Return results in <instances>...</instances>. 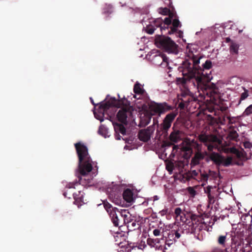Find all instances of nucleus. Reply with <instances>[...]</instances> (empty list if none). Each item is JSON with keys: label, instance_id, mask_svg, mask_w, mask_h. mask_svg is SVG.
Wrapping results in <instances>:
<instances>
[{"label": "nucleus", "instance_id": "61", "mask_svg": "<svg viewBox=\"0 0 252 252\" xmlns=\"http://www.w3.org/2000/svg\"><path fill=\"white\" fill-rule=\"evenodd\" d=\"M117 134L116 135V139L117 140H120L121 136L119 134V133H117Z\"/></svg>", "mask_w": 252, "mask_h": 252}, {"label": "nucleus", "instance_id": "5", "mask_svg": "<svg viewBox=\"0 0 252 252\" xmlns=\"http://www.w3.org/2000/svg\"><path fill=\"white\" fill-rule=\"evenodd\" d=\"M107 192L109 198L117 205H120L122 202V193L123 188L118 185H114L107 188Z\"/></svg>", "mask_w": 252, "mask_h": 252}, {"label": "nucleus", "instance_id": "30", "mask_svg": "<svg viewBox=\"0 0 252 252\" xmlns=\"http://www.w3.org/2000/svg\"><path fill=\"white\" fill-rule=\"evenodd\" d=\"M180 230H172L169 233V236H172V237H174V238L179 239L181 237V234L179 232Z\"/></svg>", "mask_w": 252, "mask_h": 252}, {"label": "nucleus", "instance_id": "4", "mask_svg": "<svg viewBox=\"0 0 252 252\" xmlns=\"http://www.w3.org/2000/svg\"><path fill=\"white\" fill-rule=\"evenodd\" d=\"M156 46L169 53H178V45L171 38L164 35H156L155 38Z\"/></svg>", "mask_w": 252, "mask_h": 252}, {"label": "nucleus", "instance_id": "53", "mask_svg": "<svg viewBox=\"0 0 252 252\" xmlns=\"http://www.w3.org/2000/svg\"><path fill=\"white\" fill-rule=\"evenodd\" d=\"M227 117H226L225 115H224V116L222 117V118L221 119V121H220V123L222 125H224L225 124V121H226V118Z\"/></svg>", "mask_w": 252, "mask_h": 252}, {"label": "nucleus", "instance_id": "12", "mask_svg": "<svg viewBox=\"0 0 252 252\" xmlns=\"http://www.w3.org/2000/svg\"><path fill=\"white\" fill-rule=\"evenodd\" d=\"M248 231L244 226L236 228L233 232V234L232 235V237L235 239L239 240H243L246 239L247 236Z\"/></svg>", "mask_w": 252, "mask_h": 252}, {"label": "nucleus", "instance_id": "33", "mask_svg": "<svg viewBox=\"0 0 252 252\" xmlns=\"http://www.w3.org/2000/svg\"><path fill=\"white\" fill-rule=\"evenodd\" d=\"M170 10L168 8H160L159 9V13L164 15H167L169 13Z\"/></svg>", "mask_w": 252, "mask_h": 252}, {"label": "nucleus", "instance_id": "59", "mask_svg": "<svg viewBox=\"0 0 252 252\" xmlns=\"http://www.w3.org/2000/svg\"><path fill=\"white\" fill-rule=\"evenodd\" d=\"M102 130L103 129L102 128V126H100L98 129V133L101 135H103L102 133Z\"/></svg>", "mask_w": 252, "mask_h": 252}, {"label": "nucleus", "instance_id": "62", "mask_svg": "<svg viewBox=\"0 0 252 252\" xmlns=\"http://www.w3.org/2000/svg\"><path fill=\"white\" fill-rule=\"evenodd\" d=\"M174 237H174H172L171 235L170 236V237L168 236V238L169 240L172 239L173 241L174 240V241H175V238H174Z\"/></svg>", "mask_w": 252, "mask_h": 252}, {"label": "nucleus", "instance_id": "41", "mask_svg": "<svg viewBox=\"0 0 252 252\" xmlns=\"http://www.w3.org/2000/svg\"><path fill=\"white\" fill-rule=\"evenodd\" d=\"M112 12V6L111 5H108L106 9H104V13H111Z\"/></svg>", "mask_w": 252, "mask_h": 252}, {"label": "nucleus", "instance_id": "13", "mask_svg": "<svg viewBox=\"0 0 252 252\" xmlns=\"http://www.w3.org/2000/svg\"><path fill=\"white\" fill-rule=\"evenodd\" d=\"M198 138L199 141L203 143L205 146L210 143L216 142L217 139V137L214 135L205 134L199 135Z\"/></svg>", "mask_w": 252, "mask_h": 252}, {"label": "nucleus", "instance_id": "44", "mask_svg": "<svg viewBox=\"0 0 252 252\" xmlns=\"http://www.w3.org/2000/svg\"><path fill=\"white\" fill-rule=\"evenodd\" d=\"M208 174L209 175V177H212L213 179L217 177V173L215 171L209 170Z\"/></svg>", "mask_w": 252, "mask_h": 252}, {"label": "nucleus", "instance_id": "55", "mask_svg": "<svg viewBox=\"0 0 252 252\" xmlns=\"http://www.w3.org/2000/svg\"><path fill=\"white\" fill-rule=\"evenodd\" d=\"M146 122L144 123V125H147L149 124L150 121H151V117H150V116H148V117H147L146 118Z\"/></svg>", "mask_w": 252, "mask_h": 252}, {"label": "nucleus", "instance_id": "2", "mask_svg": "<svg viewBox=\"0 0 252 252\" xmlns=\"http://www.w3.org/2000/svg\"><path fill=\"white\" fill-rule=\"evenodd\" d=\"M120 104L123 106L118 112L117 117L119 122L122 124L126 125L127 124V119L130 117L132 115V108L129 105V102L124 98L117 102L115 98H111L108 101L101 103L98 107V112L100 115L103 116L104 113L112 106L120 107Z\"/></svg>", "mask_w": 252, "mask_h": 252}, {"label": "nucleus", "instance_id": "3", "mask_svg": "<svg viewBox=\"0 0 252 252\" xmlns=\"http://www.w3.org/2000/svg\"><path fill=\"white\" fill-rule=\"evenodd\" d=\"M74 146L78 158V171L81 175L85 176L92 170L93 166L96 163L92 161L88 149L84 144L78 142Z\"/></svg>", "mask_w": 252, "mask_h": 252}, {"label": "nucleus", "instance_id": "28", "mask_svg": "<svg viewBox=\"0 0 252 252\" xmlns=\"http://www.w3.org/2000/svg\"><path fill=\"white\" fill-rule=\"evenodd\" d=\"M238 45L236 43H232L230 47V53L232 54H237L238 53Z\"/></svg>", "mask_w": 252, "mask_h": 252}, {"label": "nucleus", "instance_id": "23", "mask_svg": "<svg viewBox=\"0 0 252 252\" xmlns=\"http://www.w3.org/2000/svg\"><path fill=\"white\" fill-rule=\"evenodd\" d=\"M234 153L236 155L237 157L239 158H242L243 159H247L246 157L247 154L243 149L242 151H239L235 149Z\"/></svg>", "mask_w": 252, "mask_h": 252}, {"label": "nucleus", "instance_id": "57", "mask_svg": "<svg viewBox=\"0 0 252 252\" xmlns=\"http://www.w3.org/2000/svg\"><path fill=\"white\" fill-rule=\"evenodd\" d=\"M173 243V240L172 239L170 240H166V244L168 245H170Z\"/></svg>", "mask_w": 252, "mask_h": 252}, {"label": "nucleus", "instance_id": "16", "mask_svg": "<svg viewBox=\"0 0 252 252\" xmlns=\"http://www.w3.org/2000/svg\"><path fill=\"white\" fill-rule=\"evenodd\" d=\"M172 26L170 27V30L168 31L167 33L169 34H173L177 32V28H180L182 26V24L180 21L177 18H174L172 21Z\"/></svg>", "mask_w": 252, "mask_h": 252}, {"label": "nucleus", "instance_id": "45", "mask_svg": "<svg viewBox=\"0 0 252 252\" xmlns=\"http://www.w3.org/2000/svg\"><path fill=\"white\" fill-rule=\"evenodd\" d=\"M79 184L78 183H69L66 186V188L68 189H75V186H78Z\"/></svg>", "mask_w": 252, "mask_h": 252}, {"label": "nucleus", "instance_id": "22", "mask_svg": "<svg viewBox=\"0 0 252 252\" xmlns=\"http://www.w3.org/2000/svg\"><path fill=\"white\" fill-rule=\"evenodd\" d=\"M133 92L136 94L142 95L145 93V91L143 89L141 85L137 82L134 85Z\"/></svg>", "mask_w": 252, "mask_h": 252}, {"label": "nucleus", "instance_id": "37", "mask_svg": "<svg viewBox=\"0 0 252 252\" xmlns=\"http://www.w3.org/2000/svg\"><path fill=\"white\" fill-rule=\"evenodd\" d=\"M226 236L221 235L218 238V243L220 245H223L225 242Z\"/></svg>", "mask_w": 252, "mask_h": 252}, {"label": "nucleus", "instance_id": "11", "mask_svg": "<svg viewBox=\"0 0 252 252\" xmlns=\"http://www.w3.org/2000/svg\"><path fill=\"white\" fill-rule=\"evenodd\" d=\"M154 130V128L151 126L148 127L146 129L140 130L138 134V138L140 141L143 142L148 141L150 139Z\"/></svg>", "mask_w": 252, "mask_h": 252}, {"label": "nucleus", "instance_id": "38", "mask_svg": "<svg viewBox=\"0 0 252 252\" xmlns=\"http://www.w3.org/2000/svg\"><path fill=\"white\" fill-rule=\"evenodd\" d=\"M168 17L170 18V19H171L172 20H173V19H174V18H178L176 13H174V12H171L170 11L169 13L168 14Z\"/></svg>", "mask_w": 252, "mask_h": 252}, {"label": "nucleus", "instance_id": "31", "mask_svg": "<svg viewBox=\"0 0 252 252\" xmlns=\"http://www.w3.org/2000/svg\"><path fill=\"white\" fill-rule=\"evenodd\" d=\"M170 147H172L173 151L176 148V146L175 145H174L171 142H169V141H164L162 145V148Z\"/></svg>", "mask_w": 252, "mask_h": 252}, {"label": "nucleus", "instance_id": "1", "mask_svg": "<svg viewBox=\"0 0 252 252\" xmlns=\"http://www.w3.org/2000/svg\"><path fill=\"white\" fill-rule=\"evenodd\" d=\"M201 56L190 53L188 59H186L179 67V70L182 72V77L176 78L177 85H181L185 88L192 87L198 92L202 91L204 94L214 97L217 94L216 87L214 84H210L212 79L211 71L212 62L207 60L202 64L198 65Z\"/></svg>", "mask_w": 252, "mask_h": 252}, {"label": "nucleus", "instance_id": "50", "mask_svg": "<svg viewBox=\"0 0 252 252\" xmlns=\"http://www.w3.org/2000/svg\"><path fill=\"white\" fill-rule=\"evenodd\" d=\"M153 234L155 236H158L160 234V230L158 229H155L153 231Z\"/></svg>", "mask_w": 252, "mask_h": 252}, {"label": "nucleus", "instance_id": "35", "mask_svg": "<svg viewBox=\"0 0 252 252\" xmlns=\"http://www.w3.org/2000/svg\"><path fill=\"white\" fill-rule=\"evenodd\" d=\"M252 114V104L249 106L245 110L244 115L249 116Z\"/></svg>", "mask_w": 252, "mask_h": 252}, {"label": "nucleus", "instance_id": "43", "mask_svg": "<svg viewBox=\"0 0 252 252\" xmlns=\"http://www.w3.org/2000/svg\"><path fill=\"white\" fill-rule=\"evenodd\" d=\"M243 146L246 149H250L252 147V144L249 141H246L244 143Z\"/></svg>", "mask_w": 252, "mask_h": 252}, {"label": "nucleus", "instance_id": "49", "mask_svg": "<svg viewBox=\"0 0 252 252\" xmlns=\"http://www.w3.org/2000/svg\"><path fill=\"white\" fill-rule=\"evenodd\" d=\"M156 240H154L152 239H147V243L150 246H154L155 244V242Z\"/></svg>", "mask_w": 252, "mask_h": 252}, {"label": "nucleus", "instance_id": "19", "mask_svg": "<svg viewBox=\"0 0 252 252\" xmlns=\"http://www.w3.org/2000/svg\"><path fill=\"white\" fill-rule=\"evenodd\" d=\"M198 175V172L196 170H192L186 172L183 175V178H185L187 181L190 180L191 179H194L198 180L197 177Z\"/></svg>", "mask_w": 252, "mask_h": 252}, {"label": "nucleus", "instance_id": "46", "mask_svg": "<svg viewBox=\"0 0 252 252\" xmlns=\"http://www.w3.org/2000/svg\"><path fill=\"white\" fill-rule=\"evenodd\" d=\"M213 188H215L216 189V187L215 186L214 187H213L212 186H208L207 187V189H206L205 190V192L208 194H211V189H213Z\"/></svg>", "mask_w": 252, "mask_h": 252}, {"label": "nucleus", "instance_id": "56", "mask_svg": "<svg viewBox=\"0 0 252 252\" xmlns=\"http://www.w3.org/2000/svg\"><path fill=\"white\" fill-rule=\"evenodd\" d=\"M181 219H179V220L182 221V222L185 221V220H186L185 215H181Z\"/></svg>", "mask_w": 252, "mask_h": 252}, {"label": "nucleus", "instance_id": "6", "mask_svg": "<svg viewBox=\"0 0 252 252\" xmlns=\"http://www.w3.org/2000/svg\"><path fill=\"white\" fill-rule=\"evenodd\" d=\"M103 205L105 209L108 213L111 220L115 226H122L124 222L118 213V210L117 208L113 207L111 204L107 201L103 202Z\"/></svg>", "mask_w": 252, "mask_h": 252}, {"label": "nucleus", "instance_id": "63", "mask_svg": "<svg viewBox=\"0 0 252 252\" xmlns=\"http://www.w3.org/2000/svg\"><path fill=\"white\" fill-rule=\"evenodd\" d=\"M63 195L64 196V197H68V198H70V197H68L67 196V192L66 191H65L64 193H63Z\"/></svg>", "mask_w": 252, "mask_h": 252}, {"label": "nucleus", "instance_id": "7", "mask_svg": "<svg viewBox=\"0 0 252 252\" xmlns=\"http://www.w3.org/2000/svg\"><path fill=\"white\" fill-rule=\"evenodd\" d=\"M210 159L217 166L222 165L227 167L232 164V158L228 157L225 158L218 153L213 152L209 156Z\"/></svg>", "mask_w": 252, "mask_h": 252}, {"label": "nucleus", "instance_id": "8", "mask_svg": "<svg viewBox=\"0 0 252 252\" xmlns=\"http://www.w3.org/2000/svg\"><path fill=\"white\" fill-rule=\"evenodd\" d=\"M189 90L187 89L185 92L182 93L181 97H179L178 107L181 109L187 108L190 102L195 101V98L189 94Z\"/></svg>", "mask_w": 252, "mask_h": 252}, {"label": "nucleus", "instance_id": "20", "mask_svg": "<svg viewBox=\"0 0 252 252\" xmlns=\"http://www.w3.org/2000/svg\"><path fill=\"white\" fill-rule=\"evenodd\" d=\"M181 131L178 130H174L170 134L169 139L171 141L177 142L180 139Z\"/></svg>", "mask_w": 252, "mask_h": 252}, {"label": "nucleus", "instance_id": "58", "mask_svg": "<svg viewBox=\"0 0 252 252\" xmlns=\"http://www.w3.org/2000/svg\"><path fill=\"white\" fill-rule=\"evenodd\" d=\"M227 109V107H221L220 108V110L222 112L225 111Z\"/></svg>", "mask_w": 252, "mask_h": 252}, {"label": "nucleus", "instance_id": "14", "mask_svg": "<svg viewBox=\"0 0 252 252\" xmlns=\"http://www.w3.org/2000/svg\"><path fill=\"white\" fill-rule=\"evenodd\" d=\"M160 26V19H157L155 20L153 24H149L145 28V31L150 34H152L155 30Z\"/></svg>", "mask_w": 252, "mask_h": 252}, {"label": "nucleus", "instance_id": "60", "mask_svg": "<svg viewBox=\"0 0 252 252\" xmlns=\"http://www.w3.org/2000/svg\"><path fill=\"white\" fill-rule=\"evenodd\" d=\"M185 151H188V152H191V148L189 147H186L185 148Z\"/></svg>", "mask_w": 252, "mask_h": 252}, {"label": "nucleus", "instance_id": "47", "mask_svg": "<svg viewBox=\"0 0 252 252\" xmlns=\"http://www.w3.org/2000/svg\"><path fill=\"white\" fill-rule=\"evenodd\" d=\"M188 190L189 192L192 195H194L196 193V191L192 187H189L188 188Z\"/></svg>", "mask_w": 252, "mask_h": 252}, {"label": "nucleus", "instance_id": "42", "mask_svg": "<svg viewBox=\"0 0 252 252\" xmlns=\"http://www.w3.org/2000/svg\"><path fill=\"white\" fill-rule=\"evenodd\" d=\"M248 96V93L247 91H245L241 95L240 100H243L245 99Z\"/></svg>", "mask_w": 252, "mask_h": 252}, {"label": "nucleus", "instance_id": "29", "mask_svg": "<svg viewBox=\"0 0 252 252\" xmlns=\"http://www.w3.org/2000/svg\"><path fill=\"white\" fill-rule=\"evenodd\" d=\"M174 213H175V215L176 219L177 220H179V219H181V215H184V212H183L182 209L179 207H177L175 209Z\"/></svg>", "mask_w": 252, "mask_h": 252}, {"label": "nucleus", "instance_id": "32", "mask_svg": "<svg viewBox=\"0 0 252 252\" xmlns=\"http://www.w3.org/2000/svg\"><path fill=\"white\" fill-rule=\"evenodd\" d=\"M118 213L120 215V217L122 219V221H125V218L127 217V215L126 214L127 212L126 210H124L122 211L121 212L118 211ZM124 223V222H123Z\"/></svg>", "mask_w": 252, "mask_h": 252}, {"label": "nucleus", "instance_id": "17", "mask_svg": "<svg viewBox=\"0 0 252 252\" xmlns=\"http://www.w3.org/2000/svg\"><path fill=\"white\" fill-rule=\"evenodd\" d=\"M204 158V155L201 152H197L191 160V164L197 165L200 161Z\"/></svg>", "mask_w": 252, "mask_h": 252}, {"label": "nucleus", "instance_id": "25", "mask_svg": "<svg viewBox=\"0 0 252 252\" xmlns=\"http://www.w3.org/2000/svg\"><path fill=\"white\" fill-rule=\"evenodd\" d=\"M228 136L230 139L236 141L239 136V134L235 130L232 129L229 132Z\"/></svg>", "mask_w": 252, "mask_h": 252}, {"label": "nucleus", "instance_id": "36", "mask_svg": "<svg viewBox=\"0 0 252 252\" xmlns=\"http://www.w3.org/2000/svg\"><path fill=\"white\" fill-rule=\"evenodd\" d=\"M172 20L170 19V18L166 17L164 21L163 24H164L165 25L167 26V28H168L169 26H170L172 24Z\"/></svg>", "mask_w": 252, "mask_h": 252}, {"label": "nucleus", "instance_id": "64", "mask_svg": "<svg viewBox=\"0 0 252 252\" xmlns=\"http://www.w3.org/2000/svg\"><path fill=\"white\" fill-rule=\"evenodd\" d=\"M136 222H133L132 223H131V225L133 226H134L135 225H136Z\"/></svg>", "mask_w": 252, "mask_h": 252}, {"label": "nucleus", "instance_id": "24", "mask_svg": "<svg viewBox=\"0 0 252 252\" xmlns=\"http://www.w3.org/2000/svg\"><path fill=\"white\" fill-rule=\"evenodd\" d=\"M73 196L75 201L83 202V195L82 191H78V194L77 193H73Z\"/></svg>", "mask_w": 252, "mask_h": 252}, {"label": "nucleus", "instance_id": "54", "mask_svg": "<svg viewBox=\"0 0 252 252\" xmlns=\"http://www.w3.org/2000/svg\"><path fill=\"white\" fill-rule=\"evenodd\" d=\"M94 116H95V117L97 119L99 120L100 122L103 121V120L101 118L102 116H97V115H96V113L95 112H94Z\"/></svg>", "mask_w": 252, "mask_h": 252}, {"label": "nucleus", "instance_id": "21", "mask_svg": "<svg viewBox=\"0 0 252 252\" xmlns=\"http://www.w3.org/2000/svg\"><path fill=\"white\" fill-rule=\"evenodd\" d=\"M113 125L116 133L120 132L124 135L126 134V129L122 124L115 123Z\"/></svg>", "mask_w": 252, "mask_h": 252}, {"label": "nucleus", "instance_id": "39", "mask_svg": "<svg viewBox=\"0 0 252 252\" xmlns=\"http://www.w3.org/2000/svg\"><path fill=\"white\" fill-rule=\"evenodd\" d=\"M226 119L228 120V124H233L235 123V117H231L230 116H227Z\"/></svg>", "mask_w": 252, "mask_h": 252}, {"label": "nucleus", "instance_id": "18", "mask_svg": "<svg viewBox=\"0 0 252 252\" xmlns=\"http://www.w3.org/2000/svg\"><path fill=\"white\" fill-rule=\"evenodd\" d=\"M176 166H178L179 167L183 168L184 166L183 162L179 161L178 162H173L172 161L168 162L166 165V169L169 172H171L175 168Z\"/></svg>", "mask_w": 252, "mask_h": 252}, {"label": "nucleus", "instance_id": "10", "mask_svg": "<svg viewBox=\"0 0 252 252\" xmlns=\"http://www.w3.org/2000/svg\"><path fill=\"white\" fill-rule=\"evenodd\" d=\"M149 107L151 111L159 115L172 109V106L168 105L166 102L158 103L153 102H151Z\"/></svg>", "mask_w": 252, "mask_h": 252}, {"label": "nucleus", "instance_id": "27", "mask_svg": "<svg viewBox=\"0 0 252 252\" xmlns=\"http://www.w3.org/2000/svg\"><path fill=\"white\" fill-rule=\"evenodd\" d=\"M200 177L198 178V179H199L202 182H207L209 179V175L207 173L205 172H201L200 171Z\"/></svg>", "mask_w": 252, "mask_h": 252}, {"label": "nucleus", "instance_id": "34", "mask_svg": "<svg viewBox=\"0 0 252 252\" xmlns=\"http://www.w3.org/2000/svg\"><path fill=\"white\" fill-rule=\"evenodd\" d=\"M158 27L160 28V30L161 32V35H163L164 31H165L166 30H168L169 28V27L167 28V26L165 25L164 24H163L162 23V20L160 19V26Z\"/></svg>", "mask_w": 252, "mask_h": 252}, {"label": "nucleus", "instance_id": "51", "mask_svg": "<svg viewBox=\"0 0 252 252\" xmlns=\"http://www.w3.org/2000/svg\"><path fill=\"white\" fill-rule=\"evenodd\" d=\"M168 213V210L167 209H163L160 211L159 213L161 215L163 216L164 215L167 214Z\"/></svg>", "mask_w": 252, "mask_h": 252}, {"label": "nucleus", "instance_id": "40", "mask_svg": "<svg viewBox=\"0 0 252 252\" xmlns=\"http://www.w3.org/2000/svg\"><path fill=\"white\" fill-rule=\"evenodd\" d=\"M213 143L214 142H211L206 145L207 147V149L209 151H212L215 148V146L214 145Z\"/></svg>", "mask_w": 252, "mask_h": 252}, {"label": "nucleus", "instance_id": "15", "mask_svg": "<svg viewBox=\"0 0 252 252\" xmlns=\"http://www.w3.org/2000/svg\"><path fill=\"white\" fill-rule=\"evenodd\" d=\"M127 203H131L133 202V193L131 189H126L122 193V197Z\"/></svg>", "mask_w": 252, "mask_h": 252}, {"label": "nucleus", "instance_id": "9", "mask_svg": "<svg viewBox=\"0 0 252 252\" xmlns=\"http://www.w3.org/2000/svg\"><path fill=\"white\" fill-rule=\"evenodd\" d=\"M177 114L178 113L175 111L170 112L166 115L162 123L160 124V129L162 131V133H167Z\"/></svg>", "mask_w": 252, "mask_h": 252}, {"label": "nucleus", "instance_id": "26", "mask_svg": "<svg viewBox=\"0 0 252 252\" xmlns=\"http://www.w3.org/2000/svg\"><path fill=\"white\" fill-rule=\"evenodd\" d=\"M155 58L157 60L160 59L162 61L160 64H162L163 62L165 63L166 65L168 64V58L163 54H161L158 56H155Z\"/></svg>", "mask_w": 252, "mask_h": 252}, {"label": "nucleus", "instance_id": "52", "mask_svg": "<svg viewBox=\"0 0 252 252\" xmlns=\"http://www.w3.org/2000/svg\"><path fill=\"white\" fill-rule=\"evenodd\" d=\"M178 33V36H179L180 38L183 37V32L181 30H178L177 32H176Z\"/></svg>", "mask_w": 252, "mask_h": 252}, {"label": "nucleus", "instance_id": "48", "mask_svg": "<svg viewBox=\"0 0 252 252\" xmlns=\"http://www.w3.org/2000/svg\"><path fill=\"white\" fill-rule=\"evenodd\" d=\"M207 196H208V199H209V202L210 203H214V201H215L214 196L212 194V193L208 194Z\"/></svg>", "mask_w": 252, "mask_h": 252}]
</instances>
